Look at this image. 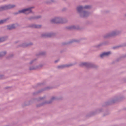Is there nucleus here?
<instances>
[{"label": "nucleus", "instance_id": "f257e3e1", "mask_svg": "<svg viewBox=\"0 0 126 126\" xmlns=\"http://www.w3.org/2000/svg\"><path fill=\"white\" fill-rule=\"evenodd\" d=\"M125 98V96L122 95L115 96L105 103L103 106L110 105L118 102L120 101Z\"/></svg>", "mask_w": 126, "mask_h": 126}, {"label": "nucleus", "instance_id": "f03ea898", "mask_svg": "<svg viewBox=\"0 0 126 126\" xmlns=\"http://www.w3.org/2000/svg\"><path fill=\"white\" fill-rule=\"evenodd\" d=\"M107 102H106L103 103L102 105V107L101 108H97L94 111H91L90 113L87 115L86 116L87 117H89L91 116L100 113L101 112H103L104 111V108L106 107L109 105H106L103 106L104 104Z\"/></svg>", "mask_w": 126, "mask_h": 126}, {"label": "nucleus", "instance_id": "7ed1b4c3", "mask_svg": "<svg viewBox=\"0 0 126 126\" xmlns=\"http://www.w3.org/2000/svg\"><path fill=\"white\" fill-rule=\"evenodd\" d=\"M121 33V31L116 29L105 34L104 36L103 37L106 39L111 37H115L120 35Z\"/></svg>", "mask_w": 126, "mask_h": 126}, {"label": "nucleus", "instance_id": "20e7f679", "mask_svg": "<svg viewBox=\"0 0 126 126\" xmlns=\"http://www.w3.org/2000/svg\"><path fill=\"white\" fill-rule=\"evenodd\" d=\"M62 98H63L62 97H61V98H57L54 96H52L51 98L50 99L49 101H46L41 103L37 104L36 105V107L37 108H39L42 106L46 104H51L54 100L56 99L60 100L62 99Z\"/></svg>", "mask_w": 126, "mask_h": 126}, {"label": "nucleus", "instance_id": "39448f33", "mask_svg": "<svg viewBox=\"0 0 126 126\" xmlns=\"http://www.w3.org/2000/svg\"><path fill=\"white\" fill-rule=\"evenodd\" d=\"M80 66H84L87 68H96L97 66L92 63L88 62H82L79 64Z\"/></svg>", "mask_w": 126, "mask_h": 126}, {"label": "nucleus", "instance_id": "423d86ee", "mask_svg": "<svg viewBox=\"0 0 126 126\" xmlns=\"http://www.w3.org/2000/svg\"><path fill=\"white\" fill-rule=\"evenodd\" d=\"M85 38H82L78 39H72L67 42H63L62 43L63 45H66L68 44H70L74 42H76L77 43H79L80 41L82 40H86Z\"/></svg>", "mask_w": 126, "mask_h": 126}, {"label": "nucleus", "instance_id": "0eeeda50", "mask_svg": "<svg viewBox=\"0 0 126 126\" xmlns=\"http://www.w3.org/2000/svg\"><path fill=\"white\" fill-rule=\"evenodd\" d=\"M16 7L15 5L9 4L0 7V11L7 10Z\"/></svg>", "mask_w": 126, "mask_h": 126}, {"label": "nucleus", "instance_id": "6e6552de", "mask_svg": "<svg viewBox=\"0 0 126 126\" xmlns=\"http://www.w3.org/2000/svg\"><path fill=\"white\" fill-rule=\"evenodd\" d=\"M34 7H30L24 9L19 11L20 14L23 13L26 15L32 13V9L34 8Z\"/></svg>", "mask_w": 126, "mask_h": 126}, {"label": "nucleus", "instance_id": "1a4fd4ad", "mask_svg": "<svg viewBox=\"0 0 126 126\" xmlns=\"http://www.w3.org/2000/svg\"><path fill=\"white\" fill-rule=\"evenodd\" d=\"M62 17H56L50 20V22L52 23L56 24H61Z\"/></svg>", "mask_w": 126, "mask_h": 126}, {"label": "nucleus", "instance_id": "9d476101", "mask_svg": "<svg viewBox=\"0 0 126 126\" xmlns=\"http://www.w3.org/2000/svg\"><path fill=\"white\" fill-rule=\"evenodd\" d=\"M65 29L69 30H71L73 29L81 30L82 29V28L79 25H77L66 27H65Z\"/></svg>", "mask_w": 126, "mask_h": 126}, {"label": "nucleus", "instance_id": "9b49d317", "mask_svg": "<svg viewBox=\"0 0 126 126\" xmlns=\"http://www.w3.org/2000/svg\"><path fill=\"white\" fill-rule=\"evenodd\" d=\"M53 88V87L50 86H47L44 89L40 90L37 92H34L33 93V95H37L38 94L41 93L42 92L46 90H48L50 89H51Z\"/></svg>", "mask_w": 126, "mask_h": 126}, {"label": "nucleus", "instance_id": "f8f14e48", "mask_svg": "<svg viewBox=\"0 0 126 126\" xmlns=\"http://www.w3.org/2000/svg\"><path fill=\"white\" fill-rule=\"evenodd\" d=\"M90 13L89 12L84 10L79 14V15L81 17L84 18L89 16Z\"/></svg>", "mask_w": 126, "mask_h": 126}, {"label": "nucleus", "instance_id": "ddd939ff", "mask_svg": "<svg viewBox=\"0 0 126 126\" xmlns=\"http://www.w3.org/2000/svg\"><path fill=\"white\" fill-rule=\"evenodd\" d=\"M55 33H46L42 34L41 36L43 37H50L55 36Z\"/></svg>", "mask_w": 126, "mask_h": 126}, {"label": "nucleus", "instance_id": "4468645a", "mask_svg": "<svg viewBox=\"0 0 126 126\" xmlns=\"http://www.w3.org/2000/svg\"><path fill=\"white\" fill-rule=\"evenodd\" d=\"M111 53L110 51L104 52L100 55V57L101 58H103L105 57L108 56H110Z\"/></svg>", "mask_w": 126, "mask_h": 126}, {"label": "nucleus", "instance_id": "2eb2a0df", "mask_svg": "<svg viewBox=\"0 0 126 126\" xmlns=\"http://www.w3.org/2000/svg\"><path fill=\"white\" fill-rule=\"evenodd\" d=\"M41 25H36L35 24H32L29 25L27 26L28 27L31 28H40L41 27Z\"/></svg>", "mask_w": 126, "mask_h": 126}, {"label": "nucleus", "instance_id": "dca6fc26", "mask_svg": "<svg viewBox=\"0 0 126 126\" xmlns=\"http://www.w3.org/2000/svg\"><path fill=\"white\" fill-rule=\"evenodd\" d=\"M33 45L32 42H30L28 43H23L20 45V46L21 47H28L31 46Z\"/></svg>", "mask_w": 126, "mask_h": 126}, {"label": "nucleus", "instance_id": "f3484780", "mask_svg": "<svg viewBox=\"0 0 126 126\" xmlns=\"http://www.w3.org/2000/svg\"><path fill=\"white\" fill-rule=\"evenodd\" d=\"M42 16H30L27 18V19L31 21L35 19H37L41 18Z\"/></svg>", "mask_w": 126, "mask_h": 126}, {"label": "nucleus", "instance_id": "a211bd4d", "mask_svg": "<svg viewBox=\"0 0 126 126\" xmlns=\"http://www.w3.org/2000/svg\"><path fill=\"white\" fill-rule=\"evenodd\" d=\"M76 10L77 13L79 14L84 10L83 6H78L76 8Z\"/></svg>", "mask_w": 126, "mask_h": 126}, {"label": "nucleus", "instance_id": "6ab92c4d", "mask_svg": "<svg viewBox=\"0 0 126 126\" xmlns=\"http://www.w3.org/2000/svg\"><path fill=\"white\" fill-rule=\"evenodd\" d=\"M34 99L33 98L29 101H26L24 103V105L28 106L30 105L34 101Z\"/></svg>", "mask_w": 126, "mask_h": 126}, {"label": "nucleus", "instance_id": "aec40b11", "mask_svg": "<svg viewBox=\"0 0 126 126\" xmlns=\"http://www.w3.org/2000/svg\"><path fill=\"white\" fill-rule=\"evenodd\" d=\"M16 27L15 25L12 24L11 25H9L7 26V29L9 30H11L15 28Z\"/></svg>", "mask_w": 126, "mask_h": 126}, {"label": "nucleus", "instance_id": "412c9836", "mask_svg": "<svg viewBox=\"0 0 126 126\" xmlns=\"http://www.w3.org/2000/svg\"><path fill=\"white\" fill-rule=\"evenodd\" d=\"M7 39L8 37L7 36L0 37V43L6 40Z\"/></svg>", "mask_w": 126, "mask_h": 126}, {"label": "nucleus", "instance_id": "4be33fe9", "mask_svg": "<svg viewBox=\"0 0 126 126\" xmlns=\"http://www.w3.org/2000/svg\"><path fill=\"white\" fill-rule=\"evenodd\" d=\"M36 69V66L32 65L29 67V70L30 71L35 70Z\"/></svg>", "mask_w": 126, "mask_h": 126}, {"label": "nucleus", "instance_id": "5701e85b", "mask_svg": "<svg viewBox=\"0 0 126 126\" xmlns=\"http://www.w3.org/2000/svg\"><path fill=\"white\" fill-rule=\"evenodd\" d=\"M46 53L45 51H41L38 54H36V56L44 55H46Z\"/></svg>", "mask_w": 126, "mask_h": 126}, {"label": "nucleus", "instance_id": "b1692460", "mask_svg": "<svg viewBox=\"0 0 126 126\" xmlns=\"http://www.w3.org/2000/svg\"><path fill=\"white\" fill-rule=\"evenodd\" d=\"M68 20L65 18H63L62 17V20L61 24L67 22Z\"/></svg>", "mask_w": 126, "mask_h": 126}, {"label": "nucleus", "instance_id": "393cba45", "mask_svg": "<svg viewBox=\"0 0 126 126\" xmlns=\"http://www.w3.org/2000/svg\"><path fill=\"white\" fill-rule=\"evenodd\" d=\"M46 97L45 96H44L42 97H39L37 98H34V101L35 100H37V101H39L41 100H42L43 99L45 98Z\"/></svg>", "mask_w": 126, "mask_h": 126}, {"label": "nucleus", "instance_id": "a878e982", "mask_svg": "<svg viewBox=\"0 0 126 126\" xmlns=\"http://www.w3.org/2000/svg\"><path fill=\"white\" fill-rule=\"evenodd\" d=\"M126 58V54H124V55H122L120 57V58H119L117 59H116V62H118L119 61L121 58Z\"/></svg>", "mask_w": 126, "mask_h": 126}, {"label": "nucleus", "instance_id": "bb28decb", "mask_svg": "<svg viewBox=\"0 0 126 126\" xmlns=\"http://www.w3.org/2000/svg\"><path fill=\"white\" fill-rule=\"evenodd\" d=\"M6 53V51L1 52H0V57H2L5 55Z\"/></svg>", "mask_w": 126, "mask_h": 126}, {"label": "nucleus", "instance_id": "cd10ccee", "mask_svg": "<svg viewBox=\"0 0 126 126\" xmlns=\"http://www.w3.org/2000/svg\"><path fill=\"white\" fill-rule=\"evenodd\" d=\"M8 19H6L0 20V24H3L6 23Z\"/></svg>", "mask_w": 126, "mask_h": 126}, {"label": "nucleus", "instance_id": "c85d7f7f", "mask_svg": "<svg viewBox=\"0 0 126 126\" xmlns=\"http://www.w3.org/2000/svg\"><path fill=\"white\" fill-rule=\"evenodd\" d=\"M44 65V64H41L38 65L36 66V69H41Z\"/></svg>", "mask_w": 126, "mask_h": 126}, {"label": "nucleus", "instance_id": "c756f323", "mask_svg": "<svg viewBox=\"0 0 126 126\" xmlns=\"http://www.w3.org/2000/svg\"><path fill=\"white\" fill-rule=\"evenodd\" d=\"M103 46V45L102 43H99V44H98L97 45H95L94 46V47L97 48H99L102 47Z\"/></svg>", "mask_w": 126, "mask_h": 126}, {"label": "nucleus", "instance_id": "7c9ffc66", "mask_svg": "<svg viewBox=\"0 0 126 126\" xmlns=\"http://www.w3.org/2000/svg\"><path fill=\"white\" fill-rule=\"evenodd\" d=\"M110 114V112L108 110H106L103 114V116H105L108 115Z\"/></svg>", "mask_w": 126, "mask_h": 126}, {"label": "nucleus", "instance_id": "2f4dec72", "mask_svg": "<svg viewBox=\"0 0 126 126\" xmlns=\"http://www.w3.org/2000/svg\"><path fill=\"white\" fill-rule=\"evenodd\" d=\"M37 59L36 58L34 59H33L29 63V64L31 65L34 62H35Z\"/></svg>", "mask_w": 126, "mask_h": 126}, {"label": "nucleus", "instance_id": "473e14b6", "mask_svg": "<svg viewBox=\"0 0 126 126\" xmlns=\"http://www.w3.org/2000/svg\"><path fill=\"white\" fill-rule=\"evenodd\" d=\"M103 46L109 44V42L108 41H104L102 42Z\"/></svg>", "mask_w": 126, "mask_h": 126}, {"label": "nucleus", "instance_id": "72a5a7b5", "mask_svg": "<svg viewBox=\"0 0 126 126\" xmlns=\"http://www.w3.org/2000/svg\"><path fill=\"white\" fill-rule=\"evenodd\" d=\"M57 68L59 69H64L63 64L58 66Z\"/></svg>", "mask_w": 126, "mask_h": 126}, {"label": "nucleus", "instance_id": "f704fd0d", "mask_svg": "<svg viewBox=\"0 0 126 126\" xmlns=\"http://www.w3.org/2000/svg\"><path fill=\"white\" fill-rule=\"evenodd\" d=\"M83 9H90L91 8V6L90 5H86L83 6Z\"/></svg>", "mask_w": 126, "mask_h": 126}, {"label": "nucleus", "instance_id": "c9c22d12", "mask_svg": "<svg viewBox=\"0 0 126 126\" xmlns=\"http://www.w3.org/2000/svg\"><path fill=\"white\" fill-rule=\"evenodd\" d=\"M75 64L73 63H70L69 64H67V68H69L70 67H71L74 65Z\"/></svg>", "mask_w": 126, "mask_h": 126}, {"label": "nucleus", "instance_id": "e433bc0d", "mask_svg": "<svg viewBox=\"0 0 126 126\" xmlns=\"http://www.w3.org/2000/svg\"><path fill=\"white\" fill-rule=\"evenodd\" d=\"M13 56V55L12 54H10L7 57L8 59H10L11 58H12Z\"/></svg>", "mask_w": 126, "mask_h": 126}, {"label": "nucleus", "instance_id": "4c0bfd02", "mask_svg": "<svg viewBox=\"0 0 126 126\" xmlns=\"http://www.w3.org/2000/svg\"><path fill=\"white\" fill-rule=\"evenodd\" d=\"M54 2V1L53 0H49L47 1V3H50Z\"/></svg>", "mask_w": 126, "mask_h": 126}, {"label": "nucleus", "instance_id": "58836bf2", "mask_svg": "<svg viewBox=\"0 0 126 126\" xmlns=\"http://www.w3.org/2000/svg\"><path fill=\"white\" fill-rule=\"evenodd\" d=\"M121 47H126V43H124L120 45Z\"/></svg>", "mask_w": 126, "mask_h": 126}, {"label": "nucleus", "instance_id": "ea45409f", "mask_svg": "<svg viewBox=\"0 0 126 126\" xmlns=\"http://www.w3.org/2000/svg\"><path fill=\"white\" fill-rule=\"evenodd\" d=\"M120 47H121L120 45L116 46L115 47H113V49H115L118 48Z\"/></svg>", "mask_w": 126, "mask_h": 126}, {"label": "nucleus", "instance_id": "a19ab883", "mask_svg": "<svg viewBox=\"0 0 126 126\" xmlns=\"http://www.w3.org/2000/svg\"><path fill=\"white\" fill-rule=\"evenodd\" d=\"M43 83H38L36 87H37L39 86H41V85L43 84Z\"/></svg>", "mask_w": 126, "mask_h": 126}, {"label": "nucleus", "instance_id": "79ce46f5", "mask_svg": "<svg viewBox=\"0 0 126 126\" xmlns=\"http://www.w3.org/2000/svg\"><path fill=\"white\" fill-rule=\"evenodd\" d=\"M4 79V75H0V79Z\"/></svg>", "mask_w": 126, "mask_h": 126}, {"label": "nucleus", "instance_id": "37998d69", "mask_svg": "<svg viewBox=\"0 0 126 126\" xmlns=\"http://www.w3.org/2000/svg\"><path fill=\"white\" fill-rule=\"evenodd\" d=\"M19 14H20L19 12V11L17 12L14 13H13V14L15 15H17Z\"/></svg>", "mask_w": 126, "mask_h": 126}, {"label": "nucleus", "instance_id": "c03bdc74", "mask_svg": "<svg viewBox=\"0 0 126 126\" xmlns=\"http://www.w3.org/2000/svg\"><path fill=\"white\" fill-rule=\"evenodd\" d=\"M64 68H67V64H63Z\"/></svg>", "mask_w": 126, "mask_h": 126}, {"label": "nucleus", "instance_id": "a18cd8bd", "mask_svg": "<svg viewBox=\"0 0 126 126\" xmlns=\"http://www.w3.org/2000/svg\"><path fill=\"white\" fill-rule=\"evenodd\" d=\"M9 87H5L4 88V89H7L8 88H9Z\"/></svg>", "mask_w": 126, "mask_h": 126}, {"label": "nucleus", "instance_id": "49530a36", "mask_svg": "<svg viewBox=\"0 0 126 126\" xmlns=\"http://www.w3.org/2000/svg\"><path fill=\"white\" fill-rule=\"evenodd\" d=\"M123 110L125 111H126V107L124 108Z\"/></svg>", "mask_w": 126, "mask_h": 126}, {"label": "nucleus", "instance_id": "de8ad7c7", "mask_svg": "<svg viewBox=\"0 0 126 126\" xmlns=\"http://www.w3.org/2000/svg\"><path fill=\"white\" fill-rule=\"evenodd\" d=\"M58 60H56L55 61V63H56L58 62Z\"/></svg>", "mask_w": 126, "mask_h": 126}, {"label": "nucleus", "instance_id": "09e8293b", "mask_svg": "<svg viewBox=\"0 0 126 126\" xmlns=\"http://www.w3.org/2000/svg\"><path fill=\"white\" fill-rule=\"evenodd\" d=\"M66 9L65 8H64L63 9V11H65V10H66Z\"/></svg>", "mask_w": 126, "mask_h": 126}, {"label": "nucleus", "instance_id": "8fccbe9b", "mask_svg": "<svg viewBox=\"0 0 126 126\" xmlns=\"http://www.w3.org/2000/svg\"><path fill=\"white\" fill-rule=\"evenodd\" d=\"M126 17V14L124 15Z\"/></svg>", "mask_w": 126, "mask_h": 126}]
</instances>
